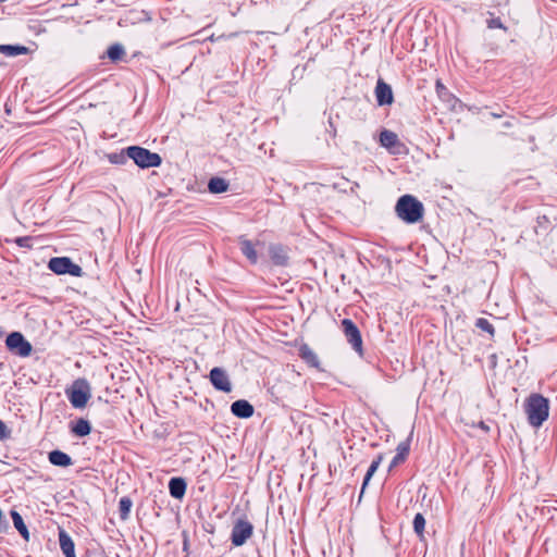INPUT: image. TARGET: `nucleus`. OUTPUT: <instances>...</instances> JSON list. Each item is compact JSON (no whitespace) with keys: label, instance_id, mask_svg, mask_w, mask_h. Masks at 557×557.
<instances>
[{"label":"nucleus","instance_id":"obj_1","mask_svg":"<svg viewBox=\"0 0 557 557\" xmlns=\"http://www.w3.org/2000/svg\"><path fill=\"white\" fill-rule=\"evenodd\" d=\"M525 413L531 425L539 428L548 418L549 401L541 394H531L525 400Z\"/></svg>","mask_w":557,"mask_h":557},{"label":"nucleus","instance_id":"obj_2","mask_svg":"<svg viewBox=\"0 0 557 557\" xmlns=\"http://www.w3.org/2000/svg\"><path fill=\"white\" fill-rule=\"evenodd\" d=\"M395 209L397 215L409 224L419 222L424 212L423 205L411 195L401 196Z\"/></svg>","mask_w":557,"mask_h":557},{"label":"nucleus","instance_id":"obj_3","mask_svg":"<svg viewBox=\"0 0 557 557\" xmlns=\"http://www.w3.org/2000/svg\"><path fill=\"white\" fill-rule=\"evenodd\" d=\"M66 393L73 407L84 408L91 397V387L85 379H78Z\"/></svg>","mask_w":557,"mask_h":557},{"label":"nucleus","instance_id":"obj_4","mask_svg":"<svg viewBox=\"0 0 557 557\" xmlns=\"http://www.w3.org/2000/svg\"><path fill=\"white\" fill-rule=\"evenodd\" d=\"M127 157L140 168H153L161 164V157L148 149L132 146L126 149Z\"/></svg>","mask_w":557,"mask_h":557},{"label":"nucleus","instance_id":"obj_5","mask_svg":"<svg viewBox=\"0 0 557 557\" xmlns=\"http://www.w3.org/2000/svg\"><path fill=\"white\" fill-rule=\"evenodd\" d=\"M48 268L55 274H71L73 276H82L83 270L66 257H55L50 259Z\"/></svg>","mask_w":557,"mask_h":557},{"label":"nucleus","instance_id":"obj_6","mask_svg":"<svg viewBox=\"0 0 557 557\" xmlns=\"http://www.w3.org/2000/svg\"><path fill=\"white\" fill-rule=\"evenodd\" d=\"M9 350L21 357H28L32 352V345L18 332H13L5 339Z\"/></svg>","mask_w":557,"mask_h":557},{"label":"nucleus","instance_id":"obj_7","mask_svg":"<svg viewBox=\"0 0 557 557\" xmlns=\"http://www.w3.org/2000/svg\"><path fill=\"white\" fill-rule=\"evenodd\" d=\"M343 332L348 341V343L352 346V348L359 354H362V338L361 334L356 326V324L349 320L344 319L342 321Z\"/></svg>","mask_w":557,"mask_h":557},{"label":"nucleus","instance_id":"obj_8","mask_svg":"<svg viewBox=\"0 0 557 557\" xmlns=\"http://www.w3.org/2000/svg\"><path fill=\"white\" fill-rule=\"evenodd\" d=\"M253 531L252 524L247 520H238L232 530V543L235 546H242L251 537Z\"/></svg>","mask_w":557,"mask_h":557},{"label":"nucleus","instance_id":"obj_9","mask_svg":"<svg viewBox=\"0 0 557 557\" xmlns=\"http://www.w3.org/2000/svg\"><path fill=\"white\" fill-rule=\"evenodd\" d=\"M210 382L212 385L224 393H230L232 391V383L226 371L222 368H213L210 371Z\"/></svg>","mask_w":557,"mask_h":557},{"label":"nucleus","instance_id":"obj_10","mask_svg":"<svg viewBox=\"0 0 557 557\" xmlns=\"http://www.w3.org/2000/svg\"><path fill=\"white\" fill-rule=\"evenodd\" d=\"M375 97L379 106L392 104L394 101L391 86L382 79L377 81L375 87Z\"/></svg>","mask_w":557,"mask_h":557},{"label":"nucleus","instance_id":"obj_11","mask_svg":"<svg viewBox=\"0 0 557 557\" xmlns=\"http://www.w3.org/2000/svg\"><path fill=\"white\" fill-rule=\"evenodd\" d=\"M435 88L438 98L447 104V108L449 110H455L458 99L448 91L441 81H436Z\"/></svg>","mask_w":557,"mask_h":557},{"label":"nucleus","instance_id":"obj_12","mask_svg":"<svg viewBox=\"0 0 557 557\" xmlns=\"http://www.w3.org/2000/svg\"><path fill=\"white\" fill-rule=\"evenodd\" d=\"M231 411L238 418H250L253 414V407L244 399L236 400L231 406Z\"/></svg>","mask_w":557,"mask_h":557},{"label":"nucleus","instance_id":"obj_13","mask_svg":"<svg viewBox=\"0 0 557 557\" xmlns=\"http://www.w3.org/2000/svg\"><path fill=\"white\" fill-rule=\"evenodd\" d=\"M299 356L310 367L320 368V360H319L317 354L307 344H302L299 347Z\"/></svg>","mask_w":557,"mask_h":557},{"label":"nucleus","instance_id":"obj_14","mask_svg":"<svg viewBox=\"0 0 557 557\" xmlns=\"http://www.w3.org/2000/svg\"><path fill=\"white\" fill-rule=\"evenodd\" d=\"M49 461L59 467H69L73 463L72 458L61 450H52L49 453Z\"/></svg>","mask_w":557,"mask_h":557},{"label":"nucleus","instance_id":"obj_15","mask_svg":"<svg viewBox=\"0 0 557 557\" xmlns=\"http://www.w3.org/2000/svg\"><path fill=\"white\" fill-rule=\"evenodd\" d=\"M170 493L174 498H182L186 491V483L181 478H173L169 483Z\"/></svg>","mask_w":557,"mask_h":557},{"label":"nucleus","instance_id":"obj_16","mask_svg":"<svg viewBox=\"0 0 557 557\" xmlns=\"http://www.w3.org/2000/svg\"><path fill=\"white\" fill-rule=\"evenodd\" d=\"M239 244H240V250L246 256V258L251 263H257L258 255H257L255 245L250 240L245 239V238H242Z\"/></svg>","mask_w":557,"mask_h":557},{"label":"nucleus","instance_id":"obj_17","mask_svg":"<svg viewBox=\"0 0 557 557\" xmlns=\"http://www.w3.org/2000/svg\"><path fill=\"white\" fill-rule=\"evenodd\" d=\"M59 542L65 557L75 553L72 539L63 530L59 533Z\"/></svg>","mask_w":557,"mask_h":557},{"label":"nucleus","instance_id":"obj_18","mask_svg":"<svg viewBox=\"0 0 557 557\" xmlns=\"http://www.w3.org/2000/svg\"><path fill=\"white\" fill-rule=\"evenodd\" d=\"M0 52L9 57H15L26 54L28 52V48L24 46L0 45Z\"/></svg>","mask_w":557,"mask_h":557},{"label":"nucleus","instance_id":"obj_19","mask_svg":"<svg viewBox=\"0 0 557 557\" xmlns=\"http://www.w3.org/2000/svg\"><path fill=\"white\" fill-rule=\"evenodd\" d=\"M380 143L383 147L389 149L398 144V137L394 132L385 129L380 134Z\"/></svg>","mask_w":557,"mask_h":557},{"label":"nucleus","instance_id":"obj_20","mask_svg":"<svg viewBox=\"0 0 557 557\" xmlns=\"http://www.w3.org/2000/svg\"><path fill=\"white\" fill-rule=\"evenodd\" d=\"M208 188L212 194L224 193L228 188V184L225 180L220 177H213L208 184Z\"/></svg>","mask_w":557,"mask_h":557},{"label":"nucleus","instance_id":"obj_21","mask_svg":"<svg viewBox=\"0 0 557 557\" xmlns=\"http://www.w3.org/2000/svg\"><path fill=\"white\" fill-rule=\"evenodd\" d=\"M11 517H12L13 524L16 528V530L21 533V535L25 540H28L29 533H28V530L23 521L22 516L17 511L13 510V511H11Z\"/></svg>","mask_w":557,"mask_h":557},{"label":"nucleus","instance_id":"obj_22","mask_svg":"<svg viewBox=\"0 0 557 557\" xmlns=\"http://www.w3.org/2000/svg\"><path fill=\"white\" fill-rule=\"evenodd\" d=\"M270 255L275 264H284L286 261V252L283 247L273 245L270 247Z\"/></svg>","mask_w":557,"mask_h":557},{"label":"nucleus","instance_id":"obj_23","mask_svg":"<svg viewBox=\"0 0 557 557\" xmlns=\"http://www.w3.org/2000/svg\"><path fill=\"white\" fill-rule=\"evenodd\" d=\"M409 453V444L407 442H401L397 446V455L392 460L391 466H397L398 463L403 462L406 458V456Z\"/></svg>","mask_w":557,"mask_h":557},{"label":"nucleus","instance_id":"obj_24","mask_svg":"<svg viewBox=\"0 0 557 557\" xmlns=\"http://www.w3.org/2000/svg\"><path fill=\"white\" fill-rule=\"evenodd\" d=\"M72 431L78 436H86L90 433L91 426L87 420L79 419Z\"/></svg>","mask_w":557,"mask_h":557},{"label":"nucleus","instance_id":"obj_25","mask_svg":"<svg viewBox=\"0 0 557 557\" xmlns=\"http://www.w3.org/2000/svg\"><path fill=\"white\" fill-rule=\"evenodd\" d=\"M132 508V500L127 497H123L119 503V511L122 520H126L129 516Z\"/></svg>","mask_w":557,"mask_h":557},{"label":"nucleus","instance_id":"obj_26","mask_svg":"<svg viewBox=\"0 0 557 557\" xmlns=\"http://www.w3.org/2000/svg\"><path fill=\"white\" fill-rule=\"evenodd\" d=\"M425 527V519L421 513H417L413 519V529L419 536H422Z\"/></svg>","mask_w":557,"mask_h":557},{"label":"nucleus","instance_id":"obj_27","mask_svg":"<svg viewBox=\"0 0 557 557\" xmlns=\"http://www.w3.org/2000/svg\"><path fill=\"white\" fill-rule=\"evenodd\" d=\"M381 457H379L376 460L372 461L371 466L369 467L368 471H367V474L364 476V480H363V484H362V490H364L366 485L368 484V482L370 481V479L372 478V475L375 473V471L377 470L379 466H380V462H381Z\"/></svg>","mask_w":557,"mask_h":557},{"label":"nucleus","instance_id":"obj_28","mask_svg":"<svg viewBox=\"0 0 557 557\" xmlns=\"http://www.w3.org/2000/svg\"><path fill=\"white\" fill-rule=\"evenodd\" d=\"M124 54V48L121 45H113L108 50V57L111 60H119Z\"/></svg>","mask_w":557,"mask_h":557},{"label":"nucleus","instance_id":"obj_29","mask_svg":"<svg viewBox=\"0 0 557 557\" xmlns=\"http://www.w3.org/2000/svg\"><path fill=\"white\" fill-rule=\"evenodd\" d=\"M476 326L480 330L485 331V332H487L491 335L494 334V327H493V325L486 319H483V318L479 319L476 321Z\"/></svg>","mask_w":557,"mask_h":557},{"label":"nucleus","instance_id":"obj_30","mask_svg":"<svg viewBox=\"0 0 557 557\" xmlns=\"http://www.w3.org/2000/svg\"><path fill=\"white\" fill-rule=\"evenodd\" d=\"M488 28H502L506 30V27L503 25L499 18H491L487 21Z\"/></svg>","mask_w":557,"mask_h":557},{"label":"nucleus","instance_id":"obj_31","mask_svg":"<svg viewBox=\"0 0 557 557\" xmlns=\"http://www.w3.org/2000/svg\"><path fill=\"white\" fill-rule=\"evenodd\" d=\"M10 434L11 432L8 426L0 420V440L3 441L9 438Z\"/></svg>","mask_w":557,"mask_h":557},{"label":"nucleus","instance_id":"obj_32","mask_svg":"<svg viewBox=\"0 0 557 557\" xmlns=\"http://www.w3.org/2000/svg\"><path fill=\"white\" fill-rule=\"evenodd\" d=\"M109 158L112 163H124L126 160L125 156L122 153H113Z\"/></svg>","mask_w":557,"mask_h":557},{"label":"nucleus","instance_id":"obj_33","mask_svg":"<svg viewBox=\"0 0 557 557\" xmlns=\"http://www.w3.org/2000/svg\"><path fill=\"white\" fill-rule=\"evenodd\" d=\"M479 426L484 431H488V426L484 422H480Z\"/></svg>","mask_w":557,"mask_h":557},{"label":"nucleus","instance_id":"obj_34","mask_svg":"<svg viewBox=\"0 0 557 557\" xmlns=\"http://www.w3.org/2000/svg\"><path fill=\"white\" fill-rule=\"evenodd\" d=\"M22 242H23V238H20V239L17 240V243H18L21 246L23 245V244H22Z\"/></svg>","mask_w":557,"mask_h":557},{"label":"nucleus","instance_id":"obj_35","mask_svg":"<svg viewBox=\"0 0 557 557\" xmlns=\"http://www.w3.org/2000/svg\"><path fill=\"white\" fill-rule=\"evenodd\" d=\"M67 557H76V556H75V553H74V554H72V555H69Z\"/></svg>","mask_w":557,"mask_h":557}]
</instances>
